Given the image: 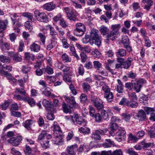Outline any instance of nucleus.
<instances>
[{
	"label": "nucleus",
	"mask_w": 155,
	"mask_h": 155,
	"mask_svg": "<svg viewBox=\"0 0 155 155\" xmlns=\"http://www.w3.org/2000/svg\"><path fill=\"white\" fill-rule=\"evenodd\" d=\"M127 53L125 50L123 48H120L118 49L116 52V55L117 58H121L125 56Z\"/></svg>",
	"instance_id": "19"
},
{
	"label": "nucleus",
	"mask_w": 155,
	"mask_h": 155,
	"mask_svg": "<svg viewBox=\"0 0 155 155\" xmlns=\"http://www.w3.org/2000/svg\"><path fill=\"white\" fill-rule=\"evenodd\" d=\"M12 66L9 65H7L5 64H3V70L4 71L8 72H10L12 71Z\"/></svg>",
	"instance_id": "48"
},
{
	"label": "nucleus",
	"mask_w": 155,
	"mask_h": 155,
	"mask_svg": "<svg viewBox=\"0 0 155 155\" xmlns=\"http://www.w3.org/2000/svg\"><path fill=\"white\" fill-rule=\"evenodd\" d=\"M43 93L45 96L48 97H50L51 98H53L56 97L54 94H51L50 91H48L47 88L45 89V90L43 92Z\"/></svg>",
	"instance_id": "33"
},
{
	"label": "nucleus",
	"mask_w": 155,
	"mask_h": 155,
	"mask_svg": "<svg viewBox=\"0 0 155 155\" xmlns=\"http://www.w3.org/2000/svg\"><path fill=\"white\" fill-rule=\"evenodd\" d=\"M86 31V28L85 26H81L79 27L77 29H75L74 31V33L75 35L77 36H81L84 35V32Z\"/></svg>",
	"instance_id": "12"
},
{
	"label": "nucleus",
	"mask_w": 155,
	"mask_h": 155,
	"mask_svg": "<svg viewBox=\"0 0 155 155\" xmlns=\"http://www.w3.org/2000/svg\"><path fill=\"white\" fill-rule=\"evenodd\" d=\"M0 60L3 63L7 64L10 63L11 62V60L8 57L3 55L0 56Z\"/></svg>",
	"instance_id": "30"
},
{
	"label": "nucleus",
	"mask_w": 155,
	"mask_h": 155,
	"mask_svg": "<svg viewBox=\"0 0 155 155\" xmlns=\"http://www.w3.org/2000/svg\"><path fill=\"white\" fill-rule=\"evenodd\" d=\"M22 140V138L21 136H18L16 138L12 137L8 140V141L12 145L16 146L19 144L20 142Z\"/></svg>",
	"instance_id": "11"
},
{
	"label": "nucleus",
	"mask_w": 155,
	"mask_h": 155,
	"mask_svg": "<svg viewBox=\"0 0 155 155\" xmlns=\"http://www.w3.org/2000/svg\"><path fill=\"white\" fill-rule=\"evenodd\" d=\"M90 100L93 105L96 108L97 110H100L104 107L103 102L99 97L92 95L90 97Z\"/></svg>",
	"instance_id": "3"
},
{
	"label": "nucleus",
	"mask_w": 155,
	"mask_h": 155,
	"mask_svg": "<svg viewBox=\"0 0 155 155\" xmlns=\"http://www.w3.org/2000/svg\"><path fill=\"white\" fill-rule=\"evenodd\" d=\"M15 92L16 93H19L24 96H25L26 94V91L24 89L20 88H16Z\"/></svg>",
	"instance_id": "51"
},
{
	"label": "nucleus",
	"mask_w": 155,
	"mask_h": 155,
	"mask_svg": "<svg viewBox=\"0 0 155 155\" xmlns=\"http://www.w3.org/2000/svg\"><path fill=\"white\" fill-rule=\"evenodd\" d=\"M55 46L54 42L51 41L47 46L46 49L48 50H50Z\"/></svg>",
	"instance_id": "61"
},
{
	"label": "nucleus",
	"mask_w": 155,
	"mask_h": 155,
	"mask_svg": "<svg viewBox=\"0 0 155 155\" xmlns=\"http://www.w3.org/2000/svg\"><path fill=\"white\" fill-rule=\"evenodd\" d=\"M80 130L81 132L86 134L89 133L90 131V129L85 126L81 127Z\"/></svg>",
	"instance_id": "55"
},
{
	"label": "nucleus",
	"mask_w": 155,
	"mask_h": 155,
	"mask_svg": "<svg viewBox=\"0 0 155 155\" xmlns=\"http://www.w3.org/2000/svg\"><path fill=\"white\" fill-rule=\"evenodd\" d=\"M147 133L150 137L153 138L155 137V128L153 126L150 127V129L147 130Z\"/></svg>",
	"instance_id": "28"
},
{
	"label": "nucleus",
	"mask_w": 155,
	"mask_h": 155,
	"mask_svg": "<svg viewBox=\"0 0 155 155\" xmlns=\"http://www.w3.org/2000/svg\"><path fill=\"white\" fill-rule=\"evenodd\" d=\"M98 33V30L94 29H92L91 31L90 37L88 35H86L83 38V42L85 44L89 42L91 45L95 44L99 47L101 45V41Z\"/></svg>",
	"instance_id": "2"
},
{
	"label": "nucleus",
	"mask_w": 155,
	"mask_h": 155,
	"mask_svg": "<svg viewBox=\"0 0 155 155\" xmlns=\"http://www.w3.org/2000/svg\"><path fill=\"white\" fill-rule=\"evenodd\" d=\"M96 130L97 131V132L100 134V135H102L105 134V133L108 131V129L107 128H105L103 130L99 129L98 130Z\"/></svg>",
	"instance_id": "54"
},
{
	"label": "nucleus",
	"mask_w": 155,
	"mask_h": 155,
	"mask_svg": "<svg viewBox=\"0 0 155 155\" xmlns=\"http://www.w3.org/2000/svg\"><path fill=\"white\" fill-rule=\"evenodd\" d=\"M89 114L91 117H93L94 115L96 114L95 109L91 105H89Z\"/></svg>",
	"instance_id": "49"
},
{
	"label": "nucleus",
	"mask_w": 155,
	"mask_h": 155,
	"mask_svg": "<svg viewBox=\"0 0 155 155\" xmlns=\"http://www.w3.org/2000/svg\"><path fill=\"white\" fill-rule=\"evenodd\" d=\"M117 60L119 63H121L122 68L128 69L131 65V62L133 61V58L129 57L125 61L124 58H117Z\"/></svg>",
	"instance_id": "5"
},
{
	"label": "nucleus",
	"mask_w": 155,
	"mask_h": 155,
	"mask_svg": "<svg viewBox=\"0 0 155 155\" xmlns=\"http://www.w3.org/2000/svg\"><path fill=\"white\" fill-rule=\"evenodd\" d=\"M42 104L46 108L47 110L51 111V110L52 109L51 108L52 105L50 102L46 99H43L42 101Z\"/></svg>",
	"instance_id": "18"
},
{
	"label": "nucleus",
	"mask_w": 155,
	"mask_h": 155,
	"mask_svg": "<svg viewBox=\"0 0 155 155\" xmlns=\"http://www.w3.org/2000/svg\"><path fill=\"white\" fill-rule=\"evenodd\" d=\"M128 101L129 100H127L126 98H123L120 102L119 104L120 105H125L127 106Z\"/></svg>",
	"instance_id": "57"
},
{
	"label": "nucleus",
	"mask_w": 155,
	"mask_h": 155,
	"mask_svg": "<svg viewBox=\"0 0 155 155\" xmlns=\"http://www.w3.org/2000/svg\"><path fill=\"white\" fill-rule=\"evenodd\" d=\"M54 143L57 145H60L62 143L63 138L61 135L57 136L54 138Z\"/></svg>",
	"instance_id": "26"
},
{
	"label": "nucleus",
	"mask_w": 155,
	"mask_h": 155,
	"mask_svg": "<svg viewBox=\"0 0 155 155\" xmlns=\"http://www.w3.org/2000/svg\"><path fill=\"white\" fill-rule=\"evenodd\" d=\"M145 110L147 112V114L152 113V112L154 111L155 110L154 108L146 107L144 108Z\"/></svg>",
	"instance_id": "58"
},
{
	"label": "nucleus",
	"mask_w": 155,
	"mask_h": 155,
	"mask_svg": "<svg viewBox=\"0 0 155 155\" xmlns=\"http://www.w3.org/2000/svg\"><path fill=\"white\" fill-rule=\"evenodd\" d=\"M92 53L94 56L97 58H99L101 56L100 53L97 49H95L94 51H92Z\"/></svg>",
	"instance_id": "60"
},
{
	"label": "nucleus",
	"mask_w": 155,
	"mask_h": 155,
	"mask_svg": "<svg viewBox=\"0 0 155 155\" xmlns=\"http://www.w3.org/2000/svg\"><path fill=\"white\" fill-rule=\"evenodd\" d=\"M110 124V129H112L116 131L118 129L119 127L117 124L111 123Z\"/></svg>",
	"instance_id": "63"
},
{
	"label": "nucleus",
	"mask_w": 155,
	"mask_h": 155,
	"mask_svg": "<svg viewBox=\"0 0 155 155\" xmlns=\"http://www.w3.org/2000/svg\"><path fill=\"white\" fill-rule=\"evenodd\" d=\"M137 117L140 121L145 120L147 117L145 112L142 110L138 111Z\"/></svg>",
	"instance_id": "14"
},
{
	"label": "nucleus",
	"mask_w": 155,
	"mask_h": 155,
	"mask_svg": "<svg viewBox=\"0 0 155 155\" xmlns=\"http://www.w3.org/2000/svg\"><path fill=\"white\" fill-rule=\"evenodd\" d=\"M111 155H122V153L120 150H117L112 153L111 152Z\"/></svg>",
	"instance_id": "64"
},
{
	"label": "nucleus",
	"mask_w": 155,
	"mask_h": 155,
	"mask_svg": "<svg viewBox=\"0 0 155 155\" xmlns=\"http://www.w3.org/2000/svg\"><path fill=\"white\" fill-rule=\"evenodd\" d=\"M101 116L104 120H107L108 117L107 112L103 109L101 110Z\"/></svg>",
	"instance_id": "40"
},
{
	"label": "nucleus",
	"mask_w": 155,
	"mask_h": 155,
	"mask_svg": "<svg viewBox=\"0 0 155 155\" xmlns=\"http://www.w3.org/2000/svg\"><path fill=\"white\" fill-rule=\"evenodd\" d=\"M127 151L130 155H138V153L134 150L133 148H129Z\"/></svg>",
	"instance_id": "62"
},
{
	"label": "nucleus",
	"mask_w": 155,
	"mask_h": 155,
	"mask_svg": "<svg viewBox=\"0 0 155 155\" xmlns=\"http://www.w3.org/2000/svg\"><path fill=\"white\" fill-rule=\"evenodd\" d=\"M13 60L17 62H19L22 61V56L18 54V53H16L14 54L12 56Z\"/></svg>",
	"instance_id": "22"
},
{
	"label": "nucleus",
	"mask_w": 155,
	"mask_h": 155,
	"mask_svg": "<svg viewBox=\"0 0 155 155\" xmlns=\"http://www.w3.org/2000/svg\"><path fill=\"white\" fill-rule=\"evenodd\" d=\"M34 15L36 19L41 22L47 23L48 22V18L46 14L44 12H40L39 11H34Z\"/></svg>",
	"instance_id": "4"
},
{
	"label": "nucleus",
	"mask_w": 155,
	"mask_h": 155,
	"mask_svg": "<svg viewBox=\"0 0 155 155\" xmlns=\"http://www.w3.org/2000/svg\"><path fill=\"white\" fill-rule=\"evenodd\" d=\"M143 3L146 5H145L144 8L148 11L153 4V0H143Z\"/></svg>",
	"instance_id": "16"
},
{
	"label": "nucleus",
	"mask_w": 155,
	"mask_h": 155,
	"mask_svg": "<svg viewBox=\"0 0 155 155\" xmlns=\"http://www.w3.org/2000/svg\"><path fill=\"white\" fill-rule=\"evenodd\" d=\"M62 105L63 110L64 113H69L70 114L72 113V111L70 110V109L68 108L67 105L65 103H63L62 104Z\"/></svg>",
	"instance_id": "42"
},
{
	"label": "nucleus",
	"mask_w": 155,
	"mask_h": 155,
	"mask_svg": "<svg viewBox=\"0 0 155 155\" xmlns=\"http://www.w3.org/2000/svg\"><path fill=\"white\" fill-rule=\"evenodd\" d=\"M62 97L67 102L69 103L73 107L77 108L78 106V104L75 101L74 97L73 96H71L70 98L66 95L63 96Z\"/></svg>",
	"instance_id": "8"
},
{
	"label": "nucleus",
	"mask_w": 155,
	"mask_h": 155,
	"mask_svg": "<svg viewBox=\"0 0 155 155\" xmlns=\"http://www.w3.org/2000/svg\"><path fill=\"white\" fill-rule=\"evenodd\" d=\"M24 100L25 102H28L31 107L34 106L35 105V102L33 98L26 97L25 99Z\"/></svg>",
	"instance_id": "25"
},
{
	"label": "nucleus",
	"mask_w": 155,
	"mask_h": 155,
	"mask_svg": "<svg viewBox=\"0 0 155 155\" xmlns=\"http://www.w3.org/2000/svg\"><path fill=\"white\" fill-rule=\"evenodd\" d=\"M93 117L95 118V121L97 122L100 123L101 121V116L99 113H96L95 114Z\"/></svg>",
	"instance_id": "44"
},
{
	"label": "nucleus",
	"mask_w": 155,
	"mask_h": 155,
	"mask_svg": "<svg viewBox=\"0 0 155 155\" xmlns=\"http://www.w3.org/2000/svg\"><path fill=\"white\" fill-rule=\"evenodd\" d=\"M30 48L31 51L37 52L40 50V46L34 43L30 46Z\"/></svg>",
	"instance_id": "29"
},
{
	"label": "nucleus",
	"mask_w": 155,
	"mask_h": 155,
	"mask_svg": "<svg viewBox=\"0 0 155 155\" xmlns=\"http://www.w3.org/2000/svg\"><path fill=\"white\" fill-rule=\"evenodd\" d=\"M82 85L84 92H87L90 91V86L88 83H83L82 84Z\"/></svg>",
	"instance_id": "46"
},
{
	"label": "nucleus",
	"mask_w": 155,
	"mask_h": 155,
	"mask_svg": "<svg viewBox=\"0 0 155 155\" xmlns=\"http://www.w3.org/2000/svg\"><path fill=\"white\" fill-rule=\"evenodd\" d=\"M49 141L46 140V139L44 141H40V143L41 147L44 149H46L50 147Z\"/></svg>",
	"instance_id": "24"
},
{
	"label": "nucleus",
	"mask_w": 155,
	"mask_h": 155,
	"mask_svg": "<svg viewBox=\"0 0 155 155\" xmlns=\"http://www.w3.org/2000/svg\"><path fill=\"white\" fill-rule=\"evenodd\" d=\"M61 58L62 61L65 62H70L71 59L69 58L68 55L65 53L64 54L62 55Z\"/></svg>",
	"instance_id": "52"
},
{
	"label": "nucleus",
	"mask_w": 155,
	"mask_h": 155,
	"mask_svg": "<svg viewBox=\"0 0 155 155\" xmlns=\"http://www.w3.org/2000/svg\"><path fill=\"white\" fill-rule=\"evenodd\" d=\"M117 81L118 84L117 86V87H116V90L118 93H121L123 91V87L124 86L120 80L119 79H117Z\"/></svg>",
	"instance_id": "20"
},
{
	"label": "nucleus",
	"mask_w": 155,
	"mask_h": 155,
	"mask_svg": "<svg viewBox=\"0 0 155 155\" xmlns=\"http://www.w3.org/2000/svg\"><path fill=\"white\" fill-rule=\"evenodd\" d=\"M11 19L12 21V23L14 26H17L18 27L21 26V24L19 21V18L15 13L10 15Z\"/></svg>",
	"instance_id": "9"
},
{
	"label": "nucleus",
	"mask_w": 155,
	"mask_h": 155,
	"mask_svg": "<svg viewBox=\"0 0 155 155\" xmlns=\"http://www.w3.org/2000/svg\"><path fill=\"white\" fill-rule=\"evenodd\" d=\"M70 51L72 52V55L74 56L78 60L79 59V57L76 53L75 48L74 45H72L70 47Z\"/></svg>",
	"instance_id": "41"
},
{
	"label": "nucleus",
	"mask_w": 155,
	"mask_h": 155,
	"mask_svg": "<svg viewBox=\"0 0 155 155\" xmlns=\"http://www.w3.org/2000/svg\"><path fill=\"white\" fill-rule=\"evenodd\" d=\"M4 77H6L9 80V81L11 83L15 84L17 82V80L13 77L11 74L8 73H5Z\"/></svg>",
	"instance_id": "21"
},
{
	"label": "nucleus",
	"mask_w": 155,
	"mask_h": 155,
	"mask_svg": "<svg viewBox=\"0 0 155 155\" xmlns=\"http://www.w3.org/2000/svg\"><path fill=\"white\" fill-rule=\"evenodd\" d=\"M117 139L119 141H121L124 140L126 136V132L124 128L120 127L117 132L116 133Z\"/></svg>",
	"instance_id": "7"
},
{
	"label": "nucleus",
	"mask_w": 155,
	"mask_h": 155,
	"mask_svg": "<svg viewBox=\"0 0 155 155\" xmlns=\"http://www.w3.org/2000/svg\"><path fill=\"white\" fill-rule=\"evenodd\" d=\"M22 15L27 18L28 20H32L33 18V15L31 13L28 12H25L22 13Z\"/></svg>",
	"instance_id": "50"
},
{
	"label": "nucleus",
	"mask_w": 155,
	"mask_h": 155,
	"mask_svg": "<svg viewBox=\"0 0 155 155\" xmlns=\"http://www.w3.org/2000/svg\"><path fill=\"white\" fill-rule=\"evenodd\" d=\"M106 141L107 143H104L103 144V146L104 148L110 147L111 145H113L114 144V142L110 139H106Z\"/></svg>",
	"instance_id": "37"
},
{
	"label": "nucleus",
	"mask_w": 155,
	"mask_h": 155,
	"mask_svg": "<svg viewBox=\"0 0 155 155\" xmlns=\"http://www.w3.org/2000/svg\"><path fill=\"white\" fill-rule=\"evenodd\" d=\"M8 23V21L7 20L4 21L1 20L0 19V29L3 30H5L6 28V25Z\"/></svg>",
	"instance_id": "35"
},
{
	"label": "nucleus",
	"mask_w": 155,
	"mask_h": 155,
	"mask_svg": "<svg viewBox=\"0 0 155 155\" xmlns=\"http://www.w3.org/2000/svg\"><path fill=\"white\" fill-rule=\"evenodd\" d=\"M43 7L45 9L48 11H51L55 8V5L53 2H51L45 4Z\"/></svg>",
	"instance_id": "17"
},
{
	"label": "nucleus",
	"mask_w": 155,
	"mask_h": 155,
	"mask_svg": "<svg viewBox=\"0 0 155 155\" xmlns=\"http://www.w3.org/2000/svg\"><path fill=\"white\" fill-rule=\"evenodd\" d=\"M46 136V132L45 131H43L39 135L38 137V142L40 143V141H44L46 139L45 138Z\"/></svg>",
	"instance_id": "31"
},
{
	"label": "nucleus",
	"mask_w": 155,
	"mask_h": 155,
	"mask_svg": "<svg viewBox=\"0 0 155 155\" xmlns=\"http://www.w3.org/2000/svg\"><path fill=\"white\" fill-rule=\"evenodd\" d=\"M32 120H28L23 123V125L28 130L31 129L30 126L32 124L31 122Z\"/></svg>",
	"instance_id": "32"
},
{
	"label": "nucleus",
	"mask_w": 155,
	"mask_h": 155,
	"mask_svg": "<svg viewBox=\"0 0 155 155\" xmlns=\"http://www.w3.org/2000/svg\"><path fill=\"white\" fill-rule=\"evenodd\" d=\"M38 37L40 38V40L42 43L44 44L46 38L45 35L41 33H40L38 35Z\"/></svg>",
	"instance_id": "53"
},
{
	"label": "nucleus",
	"mask_w": 155,
	"mask_h": 155,
	"mask_svg": "<svg viewBox=\"0 0 155 155\" xmlns=\"http://www.w3.org/2000/svg\"><path fill=\"white\" fill-rule=\"evenodd\" d=\"M76 121L77 124L80 125L84 126L86 124L85 120L81 117L77 119Z\"/></svg>",
	"instance_id": "39"
},
{
	"label": "nucleus",
	"mask_w": 155,
	"mask_h": 155,
	"mask_svg": "<svg viewBox=\"0 0 155 155\" xmlns=\"http://www.w3.org/2000/svg\"><path fill=\"white\" fill-rule=\"evenodd\" d=\"M92 137L95 141L99 140L101 139V137L100 134L97 132L96 130L95 131V132L93 133L92 135Z\"/></svg>",
	"instance_id": "34"
},
{
	"label": "nucleus",
	"mask_w": 155,
	"mask_h": 155,
	"mask_svg": "<svg viewBox=\"0 0 155 155\" xmlns=\"http://www.w3.org/2000/svg\"><path fill=\"white\" fill-rule=\"evenodd\" d=\"M25 26L30 31L33 29L32 22L31 21H27L25 24Z\"/></svg>",
	"instance_id": "45"
},
{
	"label": "nucleus",
	"mask_w": 155,
	"mask_h": 155,
	"mask_svg": "<svg viewBox=\"0 0 155 155\" xmlns=\"http://www.w3.org/2000/svg\"><path fill=\"white\" fill-rule=\"evenodd\" d=\"M78 72L79 75H82L84 74V68L81 64H80L78 67Z\"/></svg>",
	"instance_id": "56"
},
{
	"label": "nucleus",
	"mask_w": 155,
	"mask_h": 155,
	"mask_svg": "<svg viewBox=\"0 0 155 155\" xmlns=\"http://www.w3.org/2000/svg\"><path fill=\"white\" fill-rule=\"evenodd\" d=\"M10 104L9 102L5 101L4 103L0 105V107L3 110H6Z\"/></svg>",
	"instance_id": "47"
},
{
	"label": "nucleus",
	"mask_w": 155,
	"mask_h": 155,
	"mask_svg": "<svg viewBox=\"0 0 155 155\" xmlns=\"http://www.w3.org/2000/svg\"><path fill=\"white\" fill-rule=\"evenodd\" d=\"M60 24L63 28H66L68 26L67 23L63 19H61L60 20Z\"/></svg>",
	"instance_id": "59"
},
{
	"label": "nucleus",
	"mask_w": 155,
	"mask_h": 155,
	"mask_svg": "<svg viewBox=\"0 0 155 155\" xmlns=\"http://www.w3.org/2000/svg\"><path fill=\"white\" fill-rule=\"evenodd\" d=\"M67 17L71 21H78V18L77 17L74 10L73 11H71L70 12L68 13L67 15Z\"/></svg>",
	"instance_id": "15"
},
{
	"label": "nucleus",
	"mask_w": 155,
	"mask_h": 155,
	"mask_svg": "<svg viewBox=\"0 0 155 155\" xmlns=\"http://www.w3.org/2000/svg\"><path fill=\"white\" fill-rule=\"evenodd\" d=\"M31 68L25 66H23L22 67L21 71L23 73L25 74V75L24 76V79L25 83L27 82L29 78L28 74L30 71Z\"/></svg>",
	"instance_id": "10"
},
{
	"label": "nucleus",
	"mask_w": 155,
	"mask_h": 155,
	"mask_svg": "<svg viewBox=\"0 0 155 155\" xmlns=\"http://www.w3.org/2000/svg\"><path fill=\"white\" fill-rule=\"evenodd\" d=\"M93 63L94 68L97 70H100L102 68V64L99 61H95Z\"/></svg>",
	"instance_id": "36"
},
{
	"label": "nucleus",
	"mask_w": 155,
	"mask_h": 155,
	"mask_svg": "<svg viewBox=\"0 0 155 155\" xmlns=\"http://www.w3.org/2000/svg\"><path fill=\"white\" fill-rule=\"evenodd\" d=\"M77 145H74L67 147V150L69 155H76L74 151L78 150Z\"/></svg>",
	"instance_id": "13"
},
{
	"label": "nucleus",
	"mask_w": 155,
	"mask_h": 155,
	"mask_svg": "<svg viewBox=\"0 0 155 155\" xmlns=\"http://www.w3.org/2000/svg\"><path fill=\"white\" fill-rule=\"evenodd\" d=\"M138 103L135 101H128L127 107L132 108H135L138 106Z\"/></svg>",
	"instance_id": "27"
},
{
	"label": "nucleus",
	"mask_w": 155,
	"mask_h": 155,
	"mask_svg": "<svg viewBox=\"0 0 155 155\" xmlns=\"http://www.w3.org/2000/svg\"><path fill=\"white\" fill-rule=\"evenodd\" d=\"M131 85L136 92L138 93L140 91L142 88L141 85H139L137 82V83L131 82Z\"/></svg>",
	"instance_id": "23"
},
{
	"label": "nucleus",
	"mask_w": 155,
	"mask_h": 155,
	"mask_svg": "<svg viewBox=\"0 0 155 155\" xmlns=\"http://www.w3.org/2000/svg\"><path fill=\"white\" fill-rule=\"evenodd\" d=\"M129 40L128 37L127 36H123L121 40L122 43L124 46L129 45Z\"/></svg>",
	"instance_id": "38"
},
{
	"label": "nucleus",
	"mask_w": 155,
	"mask_h": 155,
	"mask_svg": "<svg viewBox=\"0 0 155 155\" xmlns=\"http://www.w3.org/2000/svg\"><path fill=\"white\" fill-rule=\"evenodd\" d=\"M120 27V24L112 25L111 26L112 30L110 32L109 29L106 27L102 26L101 27L100 31L103 35H106L105 38V42L108 43L110 40L114 41L117 38L118 35L119 30Z\"/></svg>",
	"instance_id": "1"
},
{
	"label": "nucleus",
	"mask_w": 155,
	"mask_h": 155,
	"mask_svg": "<svg viewBox=\"0 0 155 155\" xmlns=\"http://www.w3.org/2000/svg\"><path fill=\"white\" fill-rule=\"evenodd\" d=\"M102 89L104 92V97L106 98L108 102L112 101L114 98V96L112 92L110 91V88L108 86L105 85L102 87Z\"/></svg>",
	"instance_id": "6"
},
{
	"label": "nucleus",
	"mask_w": 155,
	"mask_h": 155,
	"mask_svg": "<svg viewBox=\"0 0 155 155\" xmlns=\"http://www.w3.org/2000/svg\"><path fill=\"white\" fill-rule=\"evenodd\" d=\"M141 145L142 146L143 149L148 148L150 147H152L153 146V143H146L144 141H143L141 143Z\"/></svg>",
	"instance_id": "43"
}]
</instances>
